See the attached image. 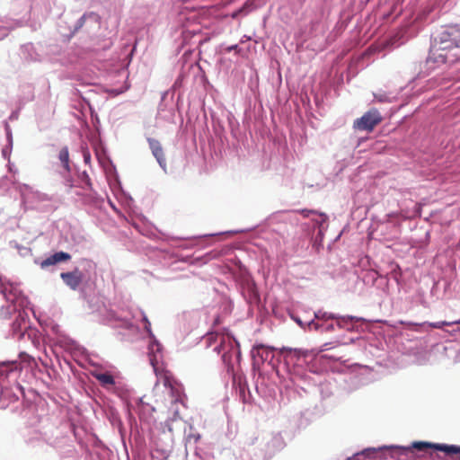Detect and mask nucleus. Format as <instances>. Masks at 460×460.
I'll use <instances>...</instances> for the list:
<instances>
[{"label": "nucleus", "instance_id": "nucleus-1", "mask_svg": "<svg viewBox=\"0 0 460 460\" xmlns=\"http://www.w3.org/2000/svg\"><path fill=\"white\" fill-rule=\"evenodd\" d=\"M157 381L154 387L155 403L168 408L173 419L180 417L179 405L184 406L185 394L182 385L171 371L158 365L155 356L150 358Z\"/></svg>", "mask_w": 460, "mask_h": 460}, {"label": "nucleus", "instance_id": "nucleus-2", "mask_svg": "<svg viewBox=\"0 0 460 460\" xmlns=\"http://www.w3.org/2000/svg\"><path fill=\"white\" fill-rule=\"evenodd\" d=\"M460 59V27L450 26L434 39L429 61L436 64H453Z\"/></svg>", "mask_w": 460, "mask_h": 460}, {"label": "nucleus", "instance_id": "nucleus-3", "mask_svg": "<svg viewBox=\"0 0 460 460\" xmlns=\"http://www.w3.org/2000/svg\"><path fill=\"white\" fill-rule=\"evenodd\" d=\"M383 117L377 109H371L353 122V128L358 131L371 132L382 122Z\"/></svg>", "mask_w": 460, "mask_h": 460}, {"label": "nucleus", "instance_id": "nucleus-4", "mask_svg": "<svg viewBox=\"0 0 460 460\" xmlns=\"http://www.w3.org/2000/svg\"><path fill=\"white\" fill-rule=\"evenodd\" d=\"M412 447L420 451L425 450L427 448H435L437 450L446 452L447 454H460V447L456 446H448L442 444H430L427 442H414Z\"/></svg>", "mask_w": 460, "mask_h": 460}, {"label": "nucleus", "instance_id": "nucleus-5", "mask_svg": "<svg viewBox=\"0 0 460 460\" xmlns=\"http://www.w3.org/2000/svg\"><path fill=\"white\" fill-rule=\"evenodd\" d=\"M61 279L66 286L75 290L83 281V273L77 268L70 272H62Z\"/></svg>", "mask_w": 460, "mask_h": 460}, {"label": "nucleus", "instance_id": "nucleus-6", "mask_svg": "<svg viewBox=\"0 0 460 460\" xmlns=\"http://www.w3.org/2000/svg\"><path fill=\"white\" fill-rule=\"evenodd\" d=\"M147 142L153 155L155 157L160 166L164 168L166 165V159L161 143L157 139H155L153 137H147Z\"/></svg>", "mask_w": 460, "mask_h": 460}, {"label": "nucleus", "instance_id": "nucleus-7", "mask_svg": "<svg viewBox=\"0 0 460 460\" xmlns=\"http://www.w3.org/2000/svg\"><path fill=\"white\" fill-rule=\"evenodd\" d=\"M276 348L266 346L264 344H255L252 349V355L253 358H259L262 362L273 358L272 352Z\"/></svg>", "mask_w": 460, "mask_h": 460}, {"label": "nucleus", "instance_id": "nucleus-8", "mask_svg": "<svg viewBox=\"0 0 460 460\" xmlns=\"http://www.w3.org/2000/svg\"><path fill=\"white\" fill-rule=\"evenodd\" d=\"M70 259L71 255L69 253L65 252H58L43 260L40 263V266L41 268H47L62 261H67Z\"/></svg>", "mask_w": 460, "mask_h": 460}, {"label": "nucleus", "instance_id": "nucleus-9", "mask_svg": "<svg viewBox=\"0 0 460 460\" xmlns=\"http://www.w3.org/2000/svg\"><path fill=\"white\" fill-rule=\"evenodd\" d=\"M279 353L284 356L287 362L294 361L296 362L302 357H305L306 353L299 349H291L283 347L279 349Z\"/></svg>", "mask_w": 460, "mask_h": 460}, {"label": "nucleus", "instance_id": "nucleus-10", "mask_svg": "<svg viewBox=\"0 0 460 460\" xmlns=\"http://www.w3.org/2000/svg\"><path fill=\"white\" fill-rule=\"evenodd\" d=\"M93 376L102 386L107 387L115 385L114 377L110 373H94Z\"/></svg>", "mask_w": 460, "mask_h": 460}, {"label": "nucleus", "instance_id": "nucleus-11", "mask_svg": "<svg viewBox=\"0 0 460 460\" xmlns=\"http://www.w3.org/2000/svg\"><path fill=\"white\" fill-rule=\"evenodd\" d=\"M58 158H59L64 169L67 172H70L69 152H68V148L66 146L60 149Z\"/></svg>", "mask_w": 460, "mask_h": 460}, {"label": "nucleus", "instance_id": "nucleus-12", "mask_svg": "<svg viewBox=\"0 0 460 460\" xmlns=\"http://www.w3.org/2000/svg\"><path fill=\"white\" fill-rule=\"evenodd\" d=\"M335 320L337 321V325L340 328H344L347 324L351 323L353 322H358V319L355 316H338L336 315Z\"/></svg>", "mask_w": 460, "mask_h": 460}, {"label": "nucleus", "instance_id": "nucleus-13", "mask_svg": "<svg viewBox=\"0 0 460 460\" xmlns=\"http://www.w3.org/2000/svg\"><path fill=\"white\" fill-rule=\"evenodd\" d=\"M453 324H460V319L452 322L441 321L436 323H429V325L435 329H441L444 326H451Z\"/></svg>", "mask_w": 460, "mask_h": 460}, {"label": "nucleus", "instance_id": "nucleus-14", "mask_svg": "<svg viewBox=\"0 0 460 460\" xmlns=\"http://www.w3.org/2000/svg\"><path fill=\"white\" fill-rule=\"evenodd\" d=\"M314 316H315L316 319L323 320V321H327V320H330V319L335 320V318H336V314H331V313H327V312H323L322 310L317 311L314 314Z\"/></svg>", "mask_w": 460, "mask_h": 460}, {"label": "nucleus", "instance_id": "nucleus-15", "mask_svg": "<svg viewBox=\"0 0 460 460\" xmlns=\"http://www.w3.org/2000/svg\"><path fill=\"white\" fill-rule=\"evenodd\" d=\"M15 368H16V362H12L9 364L4 363L0 366V374L7 376L9 371H13Z\"/></svg>", "mask_w": 460, "mask_h": 460}, {"label": "nucleus", "instance_id": "nucleus-16", "mask_svg": "<svg viewBox=\"0 0 460 460\" xmlns=\"http://www.w3.org/2000/svg\"><path fill=\"white\" fill-rule=\"evenodd\" d=\"M300 214L304 217H310V215H318V213L315 211V210H311V209H302L301 211H299ZM319 216L320 217H325V214L323 213H319Z\"/></svg>", "mask_w": 460, "mask_h": 460}, {"label": "nucleus", "instance_id": "nucleus-17", "mask_svg": "<svg viewBox=\"0 0 460 460\" xmlns=\"http://www.w3.org/2000/svg\"><path fill=\"white\" fill-rule=\"evenodd\" d=\"M392 266H393L392 273L394 274V279H397L398 276L401 275V272H400L401 269L398 264H393Z\"/></svg>", "mask_w": 460, "mask_h": 460}, {"label": "nucleus", "instance_id": "nucleus-18", "mask_svg": "<svg viewBox=\"0 0 460 460\" xmlns=\"http://www.w3.org/2000/svg\"><path fill=\"white\" fill-rule=\"evenodd\" d=\"M7 289L8 288L7 287H4L2 289H0L1 293H3V295L4 296V297L9 300V301H13V299L11 297V292L9 293V295L6 293L7 292Z\"/></svg>", "mask_w": 460, "mask_h": 460}, {"label": "nucleus", "instance_id": "nucleus-19", "mask_svg": "<svg viewBox=\"0 0 460 460\" xmlns=\"http://www.w3.org/2000/svg\"><path fill=\"white\" fill-rule=\"evenodd\" d=\"M375 98L381 102H387L388 98L385 94H375Z\"/></svg>", "mask_w": 460, "mask_h": 460}, {"label": "nucleus", "instance_id": "nucleus-20", "mask_svg": "<svg viewBox=\"0 0 460 460\" xmlns=\"http://www.w3.org/2000/svg\"><path fill=\"white\" fill-rule=\"evenodd\" d=\"M144 321H145V323H146L145 328H146V329H148V326L150 325L149 321L147 320V318H146V317H144Z\"/></svg>", "mask_w": 460, "mask_h": 460}, {"label": "nucleus", "instance_id": "nucleus-21", "mask_svg": "<svg viewBox=\"0 0 460 460\" xmlns=\"http://www.w3.org/2000/svg\"><path fill=\"white\" fill-rule=\"evenodd\" d=\"M326 331H332L333 330V324H329L325 327Z\"/></svg>", "mask_w": 460, "mask_h": 460}, {"label": "nucleus", "instance_id": "nucleus-22", "mask_svg": "<svg viewBox=\"0 0 460 460\" xmlns=\"http://www.w3.org/2000/svg\"><path fill=\"white\" fill-rule=\"evenodd\" d=\"M236 47H237L236 45L232 46V47H230V48H228V50L230 51V50H232V49H236Z\"/></svg>", "mask_w": 460, "mask_h": 460}, {"label": "nucleus", "instance_id": "nucleus-23", "mask_svg": "<svg viewBox=\"0 0 460 460\" xmlns=\"http://www.w3.org/2000/svg\"><path fill=\"white\" fill-rule=\"evenodd\" d=\"M89 159H90V155H87V156H86V155H84V160H85V161H88Z\"/></svg>", "mask_w": 460, "mask_h": 460}]
</instances>
